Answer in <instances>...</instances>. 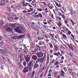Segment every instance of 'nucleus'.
Segmentation results:
<instances>
[{"mask_svg":"<svg viewBox=\"0 0 78 78\" xmlns=\"http://www.w3.org/2000/svg\"><path fill=\"white\" fill-rule=\"evenodd\" d=\"M23 65L24 66V68L22 72L24 74H26V72H28V71H32V67L33 66V62L32 61H30L27 64V62L25 61L23 62Z\"/></svg>","mask_w":78,"mask_h":78,"instance_id":"1","label":"nucleus"},{"mask_svg":"<svg viewBox=\"0 0 78 78\" xmlns=\"http://www.w3.org/2000/svg\"><path fill=\"white\" fill-rule=\"evenodd\" d=\"M5 1H6L7 3H9V0H2L0 1V6L3 7L5 6V5H6V3L5 2Z\"/></svg>","mask_w":78,"mask_h":78,"instance_id":"2","label":"nucleus"},{"mask_svg":"<svg viewBox=\"0 0 78 78\" xmlns=\"http://www.w3.org/2000/svg\"><path fill=\"white\" fill-rule=\"evenodd\" d=\"M45 57H46V55L44 54V56L42 58H38L37 60L36 61V62L37 63L40 61V62H41V63H43V62H44V59H45Z\"/></svg>","mask_w":78,"mask_h":78,"instance_id":"3","label":"nucleus"},{"mask_svg":"<svg viewBox=\"0 0 78 78\" xmlns=\"http://www.w3.org/2000/svg\"><path fill=\"white\" fill-rule=\"evenodd\" d=\"M31 71H29L28 73V76H31V78H34V76L35 74V71H33L31 73Z\"/></svg>","mask_w":78,"mask_h":78,"instance_id":"4","label":"nucleus"},{"mask_svg":"<svg viewBox=\"0 0 78 78\" xmlns=\"http://www.w3.org/2000/svg\"><path fill=\"white\" fill-rule=\"evenodd\" d=\"M42 67V65L40 64V65H38L37 63H35L34 65V69H38L39 70Z\"/></svg>","mask_w":78,"mask_h":78,"instance_id":"5","label":"nucleus"},{"mask_svg":"<svg viewBox=\"0 0 78 78\" xmlns=\"http://www.w3.org/2000/svg\"><path fill=\"white\" fill-rule=\"evenodd\" d=\"M24 35H21L18 36H15L12 37V39H21V38H23V37H24Z\"/></svg>","mask_w":78,"mask_h":78,"instance_id":"6","label":"nucleus"},{"mask_svg":"<svg viewBox=\"0 0 78 78\" xmlns=\"http://www.w3.org/2000/svg\"><path fill=\"white\" fill-rule=\"evenodd\" d=\"M37 55L38 58H41L44 56V53L42 52H40L38 53Z\"/></svg>","mask_w":78,"mask_h":78,"instance_id":"7","label":"nucleus"},{"mask_svg":"<svg viewBox=\"0 0 78 78\" xmlns=\"http://www.w3.org/2000/svg\"><path fill=\"white\" fill-rule=\"evenodd\" d=\"M24 57L27 63H28L30 61V58L28 56L24 55Z\"/></svg>","mask_w":78,"mask_h":78,"instance_id":"8","label":"nucleus"},{"mask_svg":"<svg viewBox=\"0 0 78 78\" xmlns=\"http://www.w3.org/2000/svg\"><path fill=\"white\" fill-rule=\"evenodd\" d=\"M14 30L15 31L17 32V33H22V30H20L19 27V26L15 28Z\"/></svg>","mask_w":78,"mask_h":78,"instance_id":"9","label":"nucleus"},{"mask_svg":"<svg viewBox=\"0 0 78 78\" xmlns=\"http://www.w3.org/2000/svg\"><path fill=\"white\" fill-rule=\"evenodd\" d=\"M47 59L46 60V66H48V64L49 63V59H50V58H49V54H47Z\"/></svg>","mask_w":78,"mask_h":78,"instance_id":"10","label":"nucleus"},{"mask_svg":"<svg viewBox=\"0 0 78 78\" xmlns=\"http://www.w3.org/2000/svg\"><path fill=\"white\" fill-rule=\"evenodd\" d=\"M2 55H8V51L7 50L5 49H2Z\"/></svg>","mask_w":78,"mask_h":78,"instance_id":"11","label":"nucleus"},{"mask_svg":"<svg viewBox=\"0 0 78 78\" xmlns=\"http://www.w3.org/2000/svg\"><path fill=\"white\" fill-rule=\"evenodd\" d=\"M46 69H47V67L45 65H44L41 68V72H42L43 71H45Z\"/></svg>","mask_w":78,"mask_h":78,"instance_id":"12","label":"nucleus"},{"mask_svg":"<svg viewBox=\"0 0 78 78\" xmlns=\"http://www.w3.org/2000/svg\"><path fill=\"white\" fill-rule=\"evenodd\" d=\"M38 45L40 46H42L43 45H45V42L44 41H40Z\"/></svg>","mask_w":78,"mask_h":78,"instance_id":"13","label":"nucleus"},{"mask_svg":"<svg viewBox=\"0 0 78 78\" xmlns=\"http://www.w3.org/2000/svg\"><path fill=\"white\" fill-rule=\"evenodd\" d=\"M32 58L34 61H36L37 59V57L35 55H33L32 56Z\"/></svg>","mask_w":78,"mask_h":78,"instance_id":"14","label":"nucleus"},{"mask_svg":"<svg viewBox=\"0 0 78 78\" xmlns=\"http://www.w3.org/2000/svg\"><path fill=\"white\" fill-rule=\"evenodd\" d=\"M43 9L44 11H45V12H46V14H47V13H49V12L48 11V9H47V8H45V7H43Z\"/></svg>","mask_w":78,"mask_h":78,"instance_id":"15","label":"nucleus"},{"mask_svg":"<svg viewBox=\"0 0 78 78\" xmlns=\"http://www.w3.org/2000/svg\"><path fill=\"white\" fill-rule=\"evenodd\" d=\"M70 50H72V51H74V48L73 47V45H72V44L70 43Z\"/></svg>","mask_w":78,"mask_h":78,"instance_id":"16","label":"nucleus"},{"mask_svg":"<svg viewBox=\"0 0 78 78\" xmlns=\"http://www.w3.org/2000/svg\"><path fill=\"white\" fill-rule=\"evenodd\" d=\"M5 8L6 9H7V11H8L9 12H11V8H10V7H5Z\"/></svg>","mask_w":78,"mask_h":78,"instance_id":"17","label":"nucleus"},{"mask_svg":"<svg viewBox=\"0 0 78 78\" xmlns=\"http://www.w3.org/2000/svg\"><path fill=\"white\" fill-rule=\"evenodd\" d=\"M65 74V72L63 71V69H62L61 71V76L62 77H64V74Z\"/></svg>","mask_w":78,"mask_h":78,"instance_id":"18","label":"nucleus"},{"mask_svg":"<svg viewBox=\"0 0 78 78\" xmlns=\"http://www.w3.org/2000/svg\"><path fill=\"white\" fill-rule=\"evenodd\" d=\"M53 55H54V56H59V55H60V52H59V51H58V52L57 53L55 52L53 54Z\"/></svg>","mask_w":78,"mask_h":78,"instance_id":"19","label":"nucleus"},{"mask_svg":"<svg viewBox=\"0 0 78 78\" xmlns=\"http://www.w3.org/2000/svg\"><path fill=\"white\" fill-rule=\"evenodd\" d=\"M55 4L56 6H57L58 8H59V7L61 8V4L60 3L58 4V2H55Z\"/></svg>","mask_w":78,"mask_h":78,"instance_id":"20","label":"nucleus"},{"mask_svg":"<svg viewBox=\"0 0 78 78\" xmlns=\"http://www.w3.org/2000/svg\"><path fill=\"white\" fill-rule=\"evenodd\" d=\"M6 30L8 31H11L12 30V29L11 27H8L6 29Z\"/></svg>","mask_w":78,"mask_h":78,"instance_id":"21","label":"nucleus"},{"mask_svg":"<svg viewBox=\"0 0 78 78\" xmlns=\"http://www.w3.org/2000/svg\"><path fill=\"white\" fill-rule=\"evenodd\" d=\"M27 36L28 39H29L30 41H32V39H31V36H30V34H27Z\"/></svg>","mask_w":78,"mask_h":78,"instance_id":"22","label":"nucleus"},{"mask_svg":"<svg viewBox=\"0 0 78 78\" xmlns=\"http://www.w3.org/2000/svg\"><path fill=\"white\" fill-rule=\"evenodd\" d=\"M54 48H55V51H57L58 50V47L55 45L54 46Z\"/></svg>","mask_w":78,"mask_h":78,"instance_id":"23","label":"nucleus"},{"mask_svg":"<svg viewBox=\"0 0 78 78\" xmlns=\"http://www.w3.org/2000/svg\"><path fill=\"white\" fill-rule=\"evenodd\" d=\"M33 55V53H29L28 55H27V56H28L29 57H30V58L32 56V55Z\"/></svg>","mask_w":78,"mask_h":78,"instance_id":"24","label":"nucleus"},{"mask_svg":"<svg viewBox=\"0 0 78 78\" xmlns=\"http://www.w3.org/2000/svg\"><path fill=\"white\" fill-rule=\"evenodd\" d=\"M30 44L31 48H34V44H33V42H31Z\"/></svg>","mask_w":78,"mask_h":78,"instance_id":"25","label":"nucleus"},{"mask_svg":"<svg viewBox=\"0 0 78 78\" xmlns=\"http://www.w3.org/2000/svg\"><path fill=\"white\" fill-rule=\"evenodd\" d=\"M38 16H39L38 17H40V18H42V17H43V16H42V14L40 13L38 14Z\"/></svg>","mask_w":78,"mask_h":78,"instance_id":"26","label":"nucleus"},{"mask_svg":"<svg viewBox=\"0 0 78 78\" xmlns=\"http://www.w3.org/2000/svg\"><path fill=\"white\" fill-rule=\"evenodd\" d=\"M68 70H69V72L70 74L72 73H73V72L72 71V69L70 68H69Z\"/></svg>","mask_w":78,"mask_h":78,"instance_id":"27","label":"nucleus"},{"mask_svg":"<svg viewBox=\"0 0 78 78\" xmlns=\"http://www.w3.org/2000/svg\"><path fill=\"white\" fill-rule=\"evenodd\" d=\"M36 48H37L39 50H41V47L38 45H36Z\"/></svg>","mask_w":78,"mask_h":78,"instance_id":"28","label":"nucleus"},{"mask_svg":"<svg viewBox=\"0 0 78 78\" xmlns=\"http://www.w3.org/2000/svg\"><path fill=\"white\" fill-rule=\"evenodd\" d=\"M2 60L4 62H6V59L3 56H2Z\"/></svg>","mask_w":78,"mask_h":78,"instance_id":"29","label":"nucleus"},{"mask_svg":"<svg viewBox=\"0 0 78 78\" xmlns=\"http://www.w3.org/2000/svg\"><path fill=\"white\" fill-rule=\"evenodd\" d=\"M49 44L50 47V48H51V49H52V48H53V45H52L51 43H49Z\"/></svg>","mask_w":78,"mask_h":78,"instance_id":"30","label":"nucleus"},{"mask_svg":"<svg viewBox=\"0 0 78 78\" xmlns=\"http://www.w3.org/2000/svg\"><path fill=\"white\" fill-rule=\"evenodd\" d=\"M58 72H55L54 73V77H55L57 75V74H58Z\"/></svg>","mask_w":78,"mask_h":78,"instance_id":"31","label":"nucleus"},{"mask_svg":"<svg viewBox=\"0 0 78 78\" xmlns=\"http://www.w3.org/2000/svg\"><path fill=\"white\" fill-rule=\"evenodd\" d=\"M37 39L39 41H41V40H42V39H43V38H42V37H40L37 38Z\"/></svg>","mask_w":78,"mask_h":78,"instance_id":"32","label":"nucleus"},{"mask_svg":"<svg viewBox=\"0 0 78 78\" xmlns=\"http://www.w3.org/2000/svg\"><path fill=\"white\" fill-rule=\"evenodd\" d=\"M19 56L20 58V59H21L22 58L23 56V54H20V55Z\"/></svg>","mask_w":78,"mask_h":78,"instance_id":"33","label":"nucleus"},{"mask_svg":"<svg viewBox=\"0 0 78 78\" xmlns=\"http://www.w3.org/2000/svg\"><path fill=\"white\" fill-rule=\"evenodd\" d=\"M62 17V18L63 19V20L64 19H66V16H65V15L63 14H62V16H61Z\"/></svg>","mask_w":78,"mask_h":78,"instance_id":"34","label":"nucleus"},{"mask_svg":"<svg viewBox=\"0 0 78 78\" xmlns=\"http://www.w3.org/2000/svg\"><path fill=\"white\" fill-rule=\"evenodd\" d=\"M62 36L64 38H67V36H66L64 34H63Z\"/></svg>","mask_w":78,"mask_h":78,"instance_id":"35","label":"nucleus"},{"mask_svg":"<svg viewBox=\"0 0 78 78\" xmlns=\"http://www.w3.org/2000/svg\"><path fill=\"white\" fill-rule=\"evenodd\" d=\"M14 49L16 51H18V48H17L16 47V46H15L14 48Z\"/></svg>","mask_w":78,"mask_h":78,"instance_id":"36","label":"nucleus"},{"mask_svg":"<svg viewBox=\"0 0 78 78\" xmlns=\"http://www.w3.org/2000/svg\"><path fill=\"white\" fill-rule=\"evenodd\" d=\"M43 36L44 37H45V38H46V39H48V36H47V35H45V34H44Z\"/></svg>","mask_w":78,"mask_h":78,"instance_id":"37","label":"nucleus"},{"mask_svg":"<svg viewBox=\"0 0 78 78\" xmlns=\"http://www.w3.org/2000/svg\"><path fill=\"white\" fill-rule=\"evenodd\" d=\"M16 8H17L18 9H21V6L20 5H17V6L16 7Z\"/></svg>","mask_w":78,"mask_h":78,"instance_id":"38","label":"nucleus"},{"mask_svg":"<svg viewBox=\"0 0 78 78\" xmlns=\"http://www.w3.org/2000/svg\"><path fill=\"white\" fill-rule=\"evenodd\" d=\"M63 10L64 11V12H66V8L64 7H63L62 8Z\"/></svg>","mask_w":78,"mask_h":78,"instance_id":"39","label":"nucleus"},{"mask_svg":"<svg viewBox=\"0 0 78 78\" xmlns=\"http://www.w3.org/2000/svg\"><path fill=\"white\" fill-rule=\"evenodd\" d=\"M37 10L39 11H42V9H37Z\"/></svg>","mask_w":78,"mask_h":78,"instance_id":"40","label":"nucleus"},{"mask_svg":"<svg viewBox=\"0 0 78 78\" xmlns=\"http://www.w3.org/2000/svg\"><path fill=\"white\" fill-rule=\"evenodd\" d=\"M0 44H1V46H2V45H3L4 44V42H3V41H1L0 43Z\"/></svg>","mask_w":78,"mask_h":78,"instance_id":"41","label":"nucleus"},{"mask_svg":"<svg viewBox=\"0 0 78 78\" xmlns=\"http://www.w3.org/2000/svg\"><path fill=\"white\" fill-rule=\"evenodd\" d=\"M58 16H62V14L61 12H58Z\"/></svg>","mask_w":78,"mask_h":78,"instance_id":"42","label":"nucleus"},{"mask_svg":"<svg viewBox=\"0 0 78 78\" xmlns=\"http://www.w3.org/2000/svg\"><path fill=\"white\" fill-rule=\"evenodd\" d=\"M63 70H64L65 72H67V68L66 67H64L63 68Z\"/></svg>","mask_w":78,"mask_h":78,"instance_id":"43","label":"nucleus"},{"mask_svg":"<svg viewBox=\"0 0 78 78\" xmlns=\"http://www.w3.org/2000/svg\"><path fill=\"white\" fill-rule=\"evenodd\" d=\"M51 17L52 19H55V18H54V16H53V14H51Z\"/></svg>","mask_w":78,"mask_h":78,"instance_id":"44","label":"nucleus"},{"mask_svg":"<svg viewBox=\"0 0 78 78\" xmlns=\"http://www.w3.org/2000/svg\"><path fill=\"white\" fill-rule=\"evenodd\" d=\"M40 47H41V49L44 50V48L45 47V45H43V46Z\"/></svg>","mask_w":78,"mask_h":78,"instance_id":"45","label":"nucleus"},{"mask_svg":"<svg viewBox=\"0 0 78 78\" xmlns=\"http://www.w3.org/2000/svg\"><path fill=\"white\" fill-rule=\"evenodd\" d=\"M71 34H72V32L70 31V30H69V31H68V34L69 35H70Z\"/></svg>","mask_w":78,"mask_h":78,"instance_id":"46","label":"nucleus"},{"mask_svg":"<svg viewBox=\"0 0 78 78\" xmlns=\"http://www.w3.org/2000/svg\"><path fill=\"white\" fill-rule=\"evenodd\" d=\"M57 24L58 25L59 27H60L61 26V23H58Z\"/></svg>","mask_w":78,"mask_h":78,"instance_id":"47","label":"nucleus"},{"mask_svg":"<svg viewBox=\"0 0 78 78\" xmlns=\"http://www.w3.org/2000/svg\"><path fill=\"white\" fill-rule=\"evenodd\" d=\"M23 7H25V6H27V4H26V2L24 4H23Z\"/></svg>","mask_w":78,"mask_h":78,"instance_id":"48","label":"nucleus"},{"mask_svg":"<svg viewBox=\"0 0 78 78\" xmlns=\"http://www.w3.org/2000/svg\"><path fill=\"white\" fill-rule=\"evenodd\" d=\"M34 30H35L36 32H37V31H39V30H38V29H37H37H36V28H35V29H34Z\"/></svg>","mask_w":78,"mask_h":78,"instance_id":"49","label":"nucleus"},{"mask_svg":"<svg viewBox=\"0 0 78 78\" xmlns=\"http://www.w3.org/2000/svg\"><path fill=\"white\" fill-rule=\"evenodd\" d=\"M58 64H59L58 63V61L56 62L55 63V65L56 66L58 65Z\"/></svg>","mask_w":78,"mask_h":78,"instance_id":"50","label":"nucleus"},{"mask_svg":"<svg viewBox=\"0 0 78 78\" xmlns=\"http://www.w3.org/2000/svg\"><path fill=\"white\" fill-rule=\"evenodd\" d=\"M57 19H58L59 20H61V18L60 17H57Z\"/></svg>","mask_w":78,"mask_h":78,"instance_id":"51","label":"nucleus"},{"mask_svg":"<svg viewBox=\"0 0 78 78\" xmlns=\"http://www.w3.org/2000/svg\"><path fill=\"white\" fill-rule=\"evenodd\" d=\"M39 17V16H38V15H35V19H36V18H38Z\"/></svg>","mask_w":78,"mask_h":78,"instance_id":"52","label":"nucleus"},{"mask_svg":"<svg viewBox=\"0 0 78 78\" xmlns=\"http://www.w3.org/2000/svg\"><path fill=\"white\" fill-rule=\"evenodd\" d=\"M53 49H51V50H50V53H53Z\"/></svg>","mask_w":78,"mask_h":78,"instance_id":"53","label":"nucleus"},{"mask_svg":"<svg viewBox=\"0 0 78 78\" xmlns=\"http://www.w3.org/2000/svg\"><path fill=\"white\" fill-rule=\"evenodd\" d=\"M72 61L73 62H74V63L76 64V66H77V63H76V62H75L74 60H73Z\"/></svg>","mask_w":78,"mask_h":78,"instance_id":"54","label":"nucleus"},{"mask_svg":"<svg viewBox=\"0 0 78 78\" xmlns=\"http://www.w3.org/2000/svg\"><path fill=\"white\" fill-rule=\"evenodd\" d=\"M44 75V72L41 73V74L40 76V78H41V77L42 76V75Z\"/></svg>","mask_w":78,"mask_h":78,"instance_id":"55","label":"nucleus"},{"mask_svg":"<svg viewBox=\"0 0 78 78\" xmlns=\"http://www.w3.org/2000/svg\"><path fill=\"white\" fill-rule=\"evenodd\" d=\"M39 50V49L37 48H36L35 49V52H36L37 51H38Z\"/></svg>","mask_w":78,"mask_h":78,"instance_id":"56","label":"nucleus"},{"mask_svg":"<svg viewBox=\"0 0 78 78\" xmlns=\"http://www.w3.org/2000/svg\"><path fill=\"white\" fill-rule=\"evenodd\" d=\"M31 27L33 28V29H34L35 28V27H34V26L33 25H31Z\"/></svg>","mask_w":78,"mask_h":78,"instance_id":"57","label":"nucleus"},{"mask_svg":"<svg viewBox=\"0 0 78 78\" xmlns=\"http://www.w3.org/2000/svg\"><path fill=\"white\" fill-rule=\"evenodd\" d=\"M37 36L39 35V31H38L37 32Z\"/></svg>","mask_w":78,"mask_h":78,"instance_id":"58","label":"nucleus"},{"mask_svg":"<svg viewBox=\"0 0 78 78\" xmlns=\"http://www.w3.org/2000/svg\"><path fill=\"white\" fill-rule=\"evenodd\" d=\"M49 35H51V36L53 37H53V36H54V34L53 35V34H50Z\"/></svg>","mask_w":78,"mask_h":78,"instance_id":"59","label":"nucleus"},{"mask_svg":"<svg viewBox=\"0 0 78 78\" xmlns=\"http://www.w3.org/2000/svg\"><path fill=\"white\" fill-rule=\"evenodd\" d=\"M0 53L2 54L3 53V49H0Z\"/></svg>","mask_w":78,"mask_h":78,"instance_id":"60","label":"nucleus"},{"mask_svg":"<svg viewBox=\"0 0 78 78\" xmlns=\"http://www.w3.org/2000/svg\"><path fill=\"white\" fill-rule=\"evenodd\" d=\"M14 25H15V27H17L18 26V25H19V24L18 23H15V24H14Z\"/></svg>","mask_w":78,"mask_h":78,"instance_id":"61","label":"nucleus"},{"mask_svg":"<svg viewBox=\"0 0 78 78\" xmlns=\"http://www.w3.org/2000/svg\"><path fill=\"white\" fill-rule=\"evenodd\" d=\"M42 34H46V32L45 31H44V30H43L42 31Z\"/></svg>","mask_w":78,"mask_h":78,"instance_id":"62","label":"nucleus"},{"mask_svg":"<svg viewBox=\"0 0 78 78\" xmlns=\"http://www.w3.org/2000/svg\"><path fill=\"white\" fill-rule=\"evenodd\" d=\"M20 61L21 62V63H22V58H20Z\"/></svg>","mask_w":78,"mask_h":78,"instance_id":"63","label":"nucleus"},{"mask_svg":"<svg viewBox=\"0 0 78 78\" xmlns=\"http://www.w3.org/2000/svg\"><path fill=\"white\" fill-rule=\"evenodd\" d=\"M69 30L67 28H66V29L65 31H69Z\"/></svg>","mask_w":78,"mask_h":78,"instance_id":"64","label":"nucleus"}]
</instances>
